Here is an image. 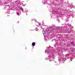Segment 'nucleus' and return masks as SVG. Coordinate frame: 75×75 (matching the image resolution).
<instances>
[{"mask_svg": "<svg viewBox=\"0 0 75 75\" xmlns=\"http://www.w3.org/2000/svg\"><path fill=\"white\" fill-rule=\"evenodd\" d=\"M17 14L18 15H19V13H17Z\"/></svg>", "mask_w": 75, "mask_h": 75, "instance_id": "3", "label": "nucleus"}, {"mask_svg": "<svg viewBox=\"0 0 75 75\" xmlns=\"http://www.w3.org/2000/svg\"><path fill=\"white\" fill-rule=\"evenodd\" d=\"M72 51H74V50H72Z\"/></svg>", "mask_w": 75, "mask_h": 75, "instance_id": "4", "label": "nucleus"}, {"mask_svg": "<svg viewBox=\"0 0 75 75\" xmlns=\"http://www.w3.org/2000/svg\"><path fill=\"white\" fill-rule=\"evenodd\" d=\"M71 44L72 45H74V43L73 42H71Z\"/></svg>", "mask_w": 75, "mask_h": 75, "instance_id": "2", "label": "nucleus"}, {"mask_svg": "<svg viewBox=\"0 0 75 75\" xmlns=\"http://www.w3.org/2000/svg\"><path fill=\"white\" fill-rule=\"evenodd\" d=\"M32 45H33V46H35V42H33L32 44Z\"/></svg>", "mask_w": 75, "mask_h": 75, "instance_id": "1", "label": "nucleus"}]
</instances>
